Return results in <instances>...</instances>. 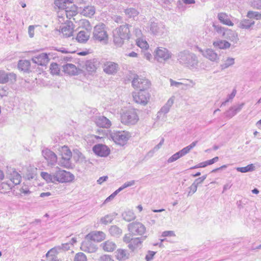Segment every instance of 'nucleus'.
Here are the masks:
<instances>
[{"label":"nucleus","instance_id":"obj_1","mask_svg":"<svg viewBox=\"0 0 261 261\" xmlns=\"http://www.w3.org/2000/svg\"><path fill=\"white\" fill-rule=\"evenodd\" d=\"M178 63L194 71H199L201 68L199 60L196 54L188 50L179 51L176 55Z\"/></svg>","mask_w":261,"mask_h":261},{"label":"nucleus","instance_id":"obj_2","mask_svg":"<svg viewBox=\"0 0 261 261\" xmlns=\"http://www.w3.org/2000/svg\"><path fill=\"white\" fill-rule=\"evenodd\" d=\"M129 27L128 24L122 25L114 31L113 41L116 46H121L125 40H128L129 39L130 34Z\"/></svg>","mask_w":261,"mask_h":261},{"label":"nucleus","instance_id":"obj_3","mask_svg":"<svg viewBox=\"0 0 261 261\" xmlns=\"http://www.w3.org/2000/svg\"><path fill=\"white\" fill-rule=\"evenodd\" d=\"M93 39L106 44L108 41V34L107 31L106 25L102 23L96 25L93 31Z\"/></svg>","mask_w":261,"mask_h":261},{"label":"nucleus","instance_id":"obj_4","mask_svg":"<svg viewBox=\"0 0 261 261\" xmlns=\"http://www.w3.org/2000/svg\"><path fill=\"white\" fill-rule=\"evenodd\" d=\"M54 183L58 182L59 183L68 182L72 181L74 176L70 172L62 170L58 167L54 169Z\"/></svg>","mask_w":261,"mask_h":261},{"label":"nucleus","instance_id":"obj_5","mask_svg":"<svg viewBox=\"0 0 261 261\" xmlns=\"http://www.w3.org/2000/svg\"><path fill=\"white\" fill-rule=\"evenodd\" d=\"M84 27L77 33L76 40L81 43H85L90 38L92 26L88 20H84L83 22Z\"/></svg>","mask_w":261,"mask_h":261},{"label":"nucleus","instance_id":"obj_6","mask_svg":"<svg viewBox=\"0 0 261 261\" xmlns=\"http://www.w3.org/2000/svg\"><path fill=\"white\" fill-rule=\"evenodd\" d=\"M110 137L117 144L123 146L131 137V134L126 131H115L110 133Z\"/></svg>","mask_w":261,"mask_h":261},{"label":"nucleus","instance_id":"obj_7","mask_svg":"<svg viewBox=\"0 0 261 261\" xmlns=\"http://www.w3.org/2000/svg\"><path fill=\"white\" fill-rule=\"evenodd\" d=\"M139 120L138 116L134 109H129L124 112L121 115V122L127 125H134Z\"/></svg>","mask_w":261,"mask_h":261},{"label":"nucleus","instance_id":"obj_8","mask_svg":"<svg viewBox=\"0 0 261 261\" xmlns=\"http://www.w3.org/2000/svg\"><path fill=\"white\" fill-rule=\"evenodd\" d=\"M128 231L134 236H142L146 232L145 226L141 222H134L127 225Z\"/></svg>","mask_w":261,"mask_h":261},{"label":"nucleus","instance_id":"obj_9","mask_svg":"<svg viewBox=\"0 0 261 261\" xmlns=\"http://www.w3.org/2000/svg\"><path fill=\"white\" fill-rule=\"evenodd\" d=\"M134 100L137 103L146 105L149 99L150 94L147 90H139L138 92L132 93Z\"/></svg>","mask_w":261,"mask_h":261},{"label":"nucleus","instance_id":"obj_10","mask_svg":"<svg viewBox=\"0 0 261 261\" xmlns=\"http://www.w3.org/2000/svg\"><path fill=\"white\" fill-rule=\"evenodd\" d=\"M150 82L145 79L140 78L138 75H135L132 81V86L134 88L139 89V90H147L150 87Z\"/></svg>","mask_w":261,"mask_h":261},{"label":"nucleus","instance_id":"obj_11","mask_svg":"<svg viewBox=\"0 0 261 261\" xmlns=\"http://www.w3.org/2000/svg\"><path fill=\"white\" fill-rule=\"evenodd\" d=\"M172 56L171 51L164 47H158L155 51L154 57L158 61H166L170 59Z\"/></svg>","mask_w":261,"mask_h":261},{"label":"nucleus","instance_id":"obj_12","mask_svg":"<svg viewBox=\"0 0 261 261\" xmlns=\"http://www.w3.org/2000/svg\"><path fill=\"white\" fill-rule=\"evenodd\" d=\"M149 28L151 33L154 35H162L165 31V25L155 21H150Z\"/></svg>","mask_w":261,"mask_h":261},{"label":"nucleus","instance_id":"obj_13","mask_svg":"<svg viewBox=\"0 0 261 261\" xmlns=\"http://www.w3.org/2000/svg\"><path fill=\"white\" fill-rule=\"evenodd\" d=\"M92 150L96 155L101 157H106L110 153V148L106 145L102 144L95 145Z\"/></svg>","mask_w":261,"mask_h":261},{"label":"nucleus","instance_id":"obj_14","mask_svg":"<svg viewBox=\"0 0 261 261\" xmlns=\"http://www.w3.org/2000/svg\"><path fill=\"white\" fill-rule=\"evenodd\" d=\"M92 241L90 239H87L86 237L85 240L81 244V250L88 253L95 252L97 250V247Z\"/></svg>","mask_w":261,"mask_h":261},{"label":"nucleus","instance_id":"obj_15","mask_svg":"<svg viewBox=\"0 0 261 261\" xmlns=\"http://www.w3.org/2000/svg\"><path fill=\"white\" fill-rule=\"evenodd\" d=\"M119 69V65L111 61L106 62L103 65V71L108 74H115L117 72Z\"/></svg>","mask_w":261,"mask_h":261},{"label":"nucleus","instance_id":"obj_16","mask_svg":"<svg viewBox=\"0 0 261 261\" xmlns=\"http://www.w3.org/2000/svg\"><path fill=\"white\" fill-rule=\"evenodd\" d=\"M16 75L13 73H6L0 70V83L5 84L8 82L13 83L16 81Z\"/></svg>","mask_w":261,"mask_h":261},{"label":"nucleus","instance_id":"obj_17","mask_svg":"<svg viewBox=\"0 0 261 261\" xmlns=\"http://www.w3.org/2000/svg\"><path fill=\"white\" fill-rule=\"evenodd\" d=\"M42 153L49 165L54 166L56 164L57 161V156L54 152L49 149H45L42 150Z\"/></svg>","mask_w":261,"mask_h":261},{"label":"nucleus","instance_id":"obj_18","mask_svg":"<svg viewBox=\"0 0 261 261\" xmlns=\"http://www.w3.org/2000/svg\"><path fill=\"white\" fill-rule=\"evenodd\" d=\"M199 51L201 53L203 57L208 59L212 62L218 63L219 61V56L212 49L207 48L204 50L200 49Z\"/></svg>","mask_w":261,"mask_h":261},{"label":"nucleus","instance_id":"obj_19","mask_svg":"<svg viewBox=\"0 0 261 261\" xmlns=\"http://www.w3.org/2000/svg\"><path fill=\"white\" fill-rule=\"evenodd\" d=\"M49 58L46 53H42L32 58V61L40 66H45L49 62Z\"/></svg>","mask_w":261,"mask_h":261},{"label":"nucleus","instance_id":"obj_20","mask_svg":"<svg viewBox=\"0 0 261 261\" xmlns=\"http://www.w3.org/2000/svg\"><path fill=\"white\" fill-rule=\"evenodd\" d=\"M86 238L94 242H100L105 238V234L102 231H92L86 236Z\"/></svg>","mask_w":261,"mask_h":261},{"label":"nucleus","instance_id":"obj_21","mask_svg":"<svg viewBox=\"0 0 261 261\" xmlns=\"http://www.w3.org/2000/svg\"><path fill=\"white\" fill-rule=\"evenodd\" d=\"M230 17V15L225 12L219 13L217 15V18L221 23L228 26H233V23L231 21Z\"/></svg>","mask_w":261,"mask_h":261},{"label":"nucleus","instance_id":"obj_22","mask_svg":"<svg viewBox=\"0 0 261 261\" xmlns=\"http://www.w3.org/2000/svg\"><path fill=\"white\" fill-rule=\"evenodd\" d=\"M95 123L97 126L103 128H109L111 126L110 120L105 116L96 118Z\"/></svg>","mask_w":261,"mask_h":261},{"label":"nucleus","instance_id":"obj_23","mask_svg":"<svg viewBox=\"0 0 261 261\" xmlns=\"http://www.w3.org/2000/svg\"><path fill=\"white\" fill-rule=\"evenodd\" d=\"M147 238V236L142 237L133 238L130 243L128 245V247L134 251L136 248L140 247L142 242Z\"/></svg>","mask_w":261,"mask_h":261},{"label":"nucleus","instance_id":"obj_24","mask_svg":"<svg viewBox=\"0 0 261 261\" xmlns=\"http://www.w3.org/2000/svg\"><path fill=\"white\" fill-rule=\"evenodd\" d=\"M72 23L70 21L61 27V32L64 36L69 37L72 36L73 29L72 27Z\"/></svg>","mask_w":261,"mask_h":261},{"label":"nucleus","instance_id":"obj_25","mask_svg":"<svg viewBox=\"0 0 261 261\" xmlns=\"http://www.w3.org/2000/svg\"><path fill=\"white\" fill-rule=\"evenodd\" d=\"M126 17L128 19H132L134 20L137 19L139 12L136 9L133 8H127L124 10Z\"/></svg>","mask_w":261,"mask_h":261},{"label":"nucleus","instance_id":"obj_26","mask_svg":"<svg viewBox=\"0 0 261 261\" xmlns=\"http://www.w3.org/2000/svg\"><path fill=\"white\" fill-rule=\"evenodd\" d=\"M173 104V99L172 98H170L168 99L167 102L165 103V105L161 109L160 111L158 113L157 117H161V115L163 114L165 115L170 110V108Z\"/></svg>","mask_w":261,"mask_h":261},{"label":"nucleus","instance_id":"obj_27","mask_svg":"<svg viewBox=\"0 0 261 261\" xmlns=\"http://www.w3.org/2000/svg\"><path fill=\"white\" fill-rule=\"evenodd\" d=\"M31 63L27 60H19L18 63V68L19 70L25 72H29L30 71Z\"/></svg>","mask_w":261,"mask_h":261},{"label":"nucleus","instance_id":"obj_28","mask_svg":"<svg viewBox=\"0 0 261 261\" xmlns=\"http://www.w3.org/2000/svg\"><path fill=\"white\" fill-rule=\"evenodd\" d=\"M254 21L251 19H244L238 24V27L241 29L249 30L254 25Z\"/></svg>","mask_w":261,"mask_h":261},{"label":"nucleus","instance_id":"obj_29","mask_svg":"<svg viewBox=\"0 0 261 261\" xmlns=\"http://www.w3.org/2000/svg\"><path fill=\"white\" fill-rule=\"evenodd\" d=\"M223 37L235 43H237L239 40L238 34L235 31L229 29L226 30V32Z\"/></svg>","mask_w":261,"mask_h":261},{"label":"nucleus","instance_id":"obj_30","mask_svg":"<svg viewBox=\"0 0 261 261\" xmlns=\"http://www.w3.org/2000/svg\"><path fill=\"white\" fill-rule=\"evenodd\" d=\"M97 62L95 60H88L86 62L85 68L90 73L95 72L97 69Z\"/></svg>","mask_w":261,"mask_h":261},{"label":"nucleus","instance_id":"obj_31","mask_svg":"<svg viewBox=\"0 0 261 261\" xmlns=\"http://www.w3.org/2000/svg\"><path fill=\"white\" fill-rule=\"evenodd\" d=\"M109 232L111 236L119 238L122 234V230L117 225H112L109 229Z\"/></svg>","mask_w":261,"mask_h":261},{"label":"nucleus","instance_id":"obj_32","mask_svg":"<svg viewBox=\"0 0 261 261\" xmlns=\"http://www.w3.org/2000/svg\"><path fill=\"white\" fill-rule=\"evenodd\" d=\"M103 249L105 251L112 252L116 248V244L111 241L108 240L101 244Z\"/></svg>","mask_w":261,"mask_h":261},{"label":"nucleus","instance_id":"obj_33","mask_svg":"<svg viewBox=\"0 0 261 261\" xmlns=\"http://www.w3.org/2000/svg\"><path fill=\"white\" fill-rule=\"evenodd\" d=\"M71 4V0H55V5L60 9H65L66 12L67 11L66 9L69 8L67 5Z\"/></svg>","mask_w":261,"mask_h":261},{"label":"nucleus","instance_id":"obj_34","mask_svg":"<svg viewBox=\"0 0 261 261\" xmlns=\"http://www.w3.org/2000/svg\"><path fill=\"white\" fill-rule=\"evenodd\" d=\"M215 47H218L220 49H226L230 46V43L226 40H219L213 42V43Z\"/></svg>","mask_w":261,"mask_h":261},{"label":"nucleus","instance_id":"obj_35","mask_svg":"<svg viewBox=\"0 0 261 261\" xmlns=\"http://www.w3.org/2000/svg\"><path fill=\"white\" fill-rule=\"evenodd\" d=\"M122 219L127 222H130L136 219V216L134 213L130 210H127L124 211L122 214Z\"/></svg>","mask_w":261,"mask_h":261},{"label":"nucleus","instance_id":"obj_36","mask_svg":"<svg viewBox=\"0 0 261 261\" xmlns=\"http://www.w3.org/2000/svg\"><path fill=\"white\" fill-rule=\"evenodd\" d=\"M63 71L68 74L74 75L76 73V68L72 64H66L63 66Z\"/></svg>","mask_w":261,"mask_h":261},{"label":"nucleus","instance_id":"obj_37","mask_svg":"<svg viewBox=\"0 0 261 261\" xmlns=\"http://www.w3.org/2000/svg\"><path fill=\"white\" fill-rule=\"evenodd\" d=\"M117 214L113 213L106 215L100 219V222L102 224L107 225L109 223H111L113 220L115 219Z\"/></svg>","mask_w":261,"mask_h":261},{"label":"nucleus","instance_id":"obj_38","mask_svg":"<svg viewBox=\"0 0 261 261\" xmlns=\"http://www.w3.org/2000/svg\"><path fill=\"white\" fill-rule=\"evenodd\" d=\"M41 176L48 183H54V170L50 173H48L46 172H41L40 174Z\"/></svg>","mask_w":261,"mask_h":261},{"label":"nucleus","instance_id":"obj_39","mask_svg":"<svg viewBox=\"0 0 261 261\" xmlns=\"http://www.w3.org/2000/svg\"><path fill=\"white\" fill-rule=\"evenodd\" d=\"M128 254L127 253L126 251L123 249H118L116 252V258L121 261L124 260L128 258Z\"/></svg>","mask_w":261,"mask_h":261},{"label":"nucleus","instance_id":"obj_40","mask_svg":"<svg viewBox=\"0 0 261 261\" xmlns=\"http://www.w3.org/2000/svg\"><path fill=\"white\" fill-rule=\"evenodd\" d=\"M95 9L93 6H92L85 7L82 11L83 15L88 17H91L93 16L95 14Z\"/></svg>","mask_w":261,"mask_h":261},{"label":"nucleus","instance_id":"obj_41","mask_svg":"<svg viewBox=\"0 0 261 261\" xmlns=\"http://www.w3.org/2000/svg\"><path fill=\"white\" fill-rule=\"evenodd\" d=\"M213 27L214 28V31L217 32L219 35H221L222 37L225 36V34L226 32V30L228 29H226L224 27H222L220 25L217 24L216 23H213Z\"/></svg>","mask_w":261,"mask_h":261},{"label":"nucleus","instance_id":"obj_42","mask_svg":"<svg viewBox=\"0 0 261 261\" xmlns=\"http://www.w3.org/2000/svg\"><path fill=\"white\" fill-rule=\"evenodd\" d=\"M234 64V59L233 58L228 57L224 61V63L221 64L220 67L222 70H224L233 65Z\"/></svg>","mask_w":261,"mask_h":261},{"label":"nucleus","instance_id":"obj_43","mask_svg":"<svg viewBox=\"0 0 261 261\" xmlns=\"http://www.w3.org/2000/svg\"><path fill=\"white\" fill-rule=\"evenodd\" d=\"M11 180L15 185H18L20 184L21 179V175L16 171H13L10 177Z\"/></svg>","mask_w":261,"mask_h":261},{"label":"nucleus","instance_id":"obj_44","mask_svg":"<svg viewBox=\"0 0 261 261\" xmlns=\"http://www.w3.org/2000/svg\"><path fill=\"white\" fill-rule=\"evenodd\" d=\"M237 170L242 173H246L248 172H252L255 170V167L253 164H249L246 167H238Z\"/></svg>","mask_w":261,"mask_h":261},{"label":"nucleus","instance_id":"obj_45","mask_svg":"<svg viewBox=\"0 0 261 261\" xmlns=\"http://www.w3.org/2000/svg\"><path fill=\"white\" fill-rule=\"evenodd\" d=\"M247 17L250 19H261V13L258 12L249 11L248 12Z\"/></svg>","mask_w":261,"mask_h":261},{"label":"nucleus","instance_id":"obj_46","mask_svg":"<svg viewBox=\"0 0 261 261\" xmlns=\"http://www.w3.org/2000/svg\"><path fill=\"white\" fill-rule=\"evenodd\" d=\"M36 170H37L36 168V169H33V168L28 169L27 170V172L25 174V177L29 180L35 178L36 176Z\"/></svg>","mask_w":261,"mask_h":261},{"label":"nucleus","instance_id":"obj_47","mask_svg":"<svg viewBox=\"0 0 261 261\" xmlns=\"http://www.w3.org/2000/svg\"><path fill=\"white\" fill-rule=\"evenodd\" d=\"M244 103H241V105H239L238 106H237V107H231L230 108L229 110H228V113L230 112V111H232V113L231 115H227V116L229 117V118H231L232 117H233V116H234L236 113L239 111H240L243 107L244 106Z\"/></svg>","mask_w":261,"mask_h":261},{"label":"nucleus","instance_id":"obj_48","mask_svg":"<svg viewBox=\"0 0 261 261\" xmlns=\"http://www.w3.org/2000/svg\"><path fill=\"white\" fill-rule=\"evenodd\" d=\"M62 157L70 160L72 156V152L67 146H64L62 148Z\"/></svg>","mask_w":261,"mask_h":261},{"label":"nucleus","instance_id":"obj_49","mask_svg":"<svg viewBox=\"0 0 261 261\" xmlns=\"http://www.w3.org/2000/svg\"><path fill=\"white\" fill-rule=\"evenodd\" d=\"M50 70L51 74L58 75L59 74L60 69L57 63H53L50 64Z\"/></svg>","mask_w":261,"mask_h":261},{"label":"nucleus","instance_id":"obj_50","mask_svg":"<svg viewBox=\"0 0 261 261\" xmlns=\"http://www.w3.org/2000/svg\"><path fill=\"white\" fill-rule=\"evenodd\" d=\"M59 164L63 167L69 168L71 165L70 160L62 157Z\"/></svg>","mask_w":261,"mask_h":261},{"label":"nucleus","instance_id":"obj_51","mask_svg":"<svg viewBox=\"0 0 261 261\" xmlns=\"http://www.w3.org/2000/svg\"><path fill=\"white\" fill-rule=\"evenodd\" d=\"M74 261H87V257L82 252H79L75 255Z\"/></svg>","mask_w":261,"mask_h":261},{"label":"nucleus","instance_id":"obj_52","mask_svg":"<svg viewBox=\"0 0 261 261\" xmlns=\"http://www.w3.org/2000/svg\"><path fill=\"white\" fill-rule=\"evenodd\" d=\"M181 157H182V155L179 151L178 152L175 153V154L172 155L171 157H170L168 159L167 162L168 163H172V162L177 160L178 159H179Z\"/></svg>","mask_w":261,"mask_h":261},{"label":"nucleus","instance_id":"obj_53","mask_svg":"<svg viewBox=\"0 0 261 261\" xmlns=\"http://www.w3.org/2000/svg\"><path fill=\"white\" fill-rule=\"evenodd\" d=\"M137 45L141 48H147L148 47V44L146 41L143 40H138L137 41Z\"/></svg>","mask_w":261,"mask_h":261},{"label":"nucleus","instance_id":"obj_54","mask_svg":"<svg viewBox=\"0 0 261 261\" xmlns=\"http://www.w3.org/2000/svg\"><path fill=\"white\" fill-rule=\"evenodd\" d=\"M132 236L134 235L132 234L130 232L129 233L125 234L123 238V242L126 244H128V245L129 243H130V242L132 241L133 238H132Z\"/></svg>","mask_w":261,"mask_h":261},{"label":"nucleus","instance_id":"obj_55","mask_svg":"<svg viewBox=\"0 0 261 261\" xmlns=\"http://www.w3.org/2000/svg\"><path fill=\"white\" fill-rule=\"evenodd\" d=\"M197 187L195 184L193 183L189 187L190 191L188 193V196H190L195 193L197 189Z\"/></svg>","mask_w":261,"mask_h":261},{"label":"nucleus","instance_id":"obj_56","mask_svg":"<svg viewBox=\"0 0 261 261\" xmlns=\"http://www.w3.org/2000/svg\"><path fill=\"white\" fill-rule=\"evenodd\" d=\"M252 6L257 9H261V0H255L252 3Z\"/></svg>","mask_w":261,"mask_h":261},{"label":"nucleus","instance_id":"obj_57","mask_svg":"<svg viewBox=\"0 0 261 261\" xmlns=\"http://www.w3.org/2000/svg\"><path fill=\"white\" fill-rule=\"evenodd\" d=\"M119 193L117 192V191L116 190L114 192H113L111 195H110L108 197L106 198L105 200L104 203H106L111 200H112Z\"/></svg>","mask_w":261,"mask_h":261},{"label":"nucleus","instance_id":"obj_58","mask_svg":"<svg viewBox=\"0 0 261 261\" xmlns=\"http://www.w3.org/2000/svg\"><path fill=\"white\" fill-rule=\"evenodd\" d=\"M190 147H189L188 146H186V147L184 148L181 150L179 151L180 154H181L182 156H184L185 155L188 153L190 150Z\"/></svg>","mask_w":261,"mask_h":261},{"label":"nucleus","instance_id":"obj_59","mask_svg":"<svg viewBox=\"0 0 261 261\" xmlns=\"http://www.w3.org/2000/svg\"><path fill=\"white\" fill-rule=\"evenodd\" d=\"M99 261H114L110 255H104L101 256L99 259Z\"/></svg>","mask_w":261,"mask_h":261},{"label":"nucleus","instance_id":"obj_60","mask_svg":"<svg viewBox=\"0 0 261 261\" xmlns=\"http://www.w3.org/2000/svg\"><path fill=\"white\" fill-rule=\"evenodd\" d=\"M155 252L151 251H148V254L146 255L145 258L146 261H150L153 258Z\"/></svg>","mask_w":261,"mask_h":261},{"label":"nucleus","instance_id":"obj_61","mask_svg":"<svg viewBox=\"0 0 261 261\" xmlns=\"http://www.w3.org/2000/svg\"><path fill=\"white\" fill-rule=\"evenodd\" d=\"M162 237H168V236H175V233L173 231L168 230L165 231L162 233Z\"/></svg>","mask_w":261,"mask_h":261},{"label":"nucleus","instance_id":"obj_62","mask_svg":"<svg viewBox=\"0 0 261 261\" xmlns=\"http://www.w3.org/2000/svg\"><path fill=\"white\" fill-rule=\"evenodd\" d=\"M34 29H35V27L34 25H30L29 27L28 32H29V36L31 38H32L34 37Z\"/></svg>","mask_w":261,"mask_h":261},{"label":"nucleus","instance_id":"obj_63","mask_svg":"<svg viewBox=\"0 0 261 261\" xmlns=\"http://www.w3.org/2000/svg\"><path fill=\"white\" fill-rule=\"evenodd\" d=\"M170 82L171 86L178 87L179 85H182V83L174 81L172 79H170Z\"/></svg>","mask_w":261,"mask_h":261},{"label":"nucleus","instance_id":"obj_64","mask_svg":"<svg viewBox=\"0 0 261 261\" xmlns=\"http://www.w3.org/2000/svg\"><path fill=\"white\" fill-rule=\"evenodd\" d=\"M108 178V176H103L99 178V179L97 180V182L98 184L101 185L104 181H106Z\"/></svg>","mask_w":261,"mask_h":261}]
</instances>
